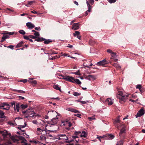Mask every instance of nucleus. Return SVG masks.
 <instances>
[{"label": "nucleus", "instance_id": "nucleus-1", "mask_svg": "<svg viewBox=\"0 0 145 145\" xmlns=\"http://www.w3.org/2000/svg\"><path fill=\"white\" fill-rule=\"evenodd\" d=\"M129 95H125L122 91H120L117 97L119 99L120 102L121 104L125 102L127 99Z\"/></svg>", "mask_w": 145, "mask_h": 145}, {"label": "nucleus", "instance_id": "nucleus-2", "mask_svg": "<svg viewBox=\"0 0 145 145\" xmlns=\"http://www.w3.org/2000/svg\"><path fill=\"white\" fill-rule=\"evenodd\" d=\"M48 114L49 115L53 116H56V114H57L56 118H52L51 121V123H51L52 124L55 125V124H56L58 121V118L57 116H59V115L57 114L58 113L56 111L52 110V112H48Z\"/></svg>", "mask_w": 145, "mask_h": 145}, {"label": "nucleus", "instance_id": "nucleus-3", "mask_svg": "<svg viewBox=\"0 0 145 145\" xmlns=\"http://www.w3.org/2000/svg\"><path fill=\"white\" fill-rule=\"evenodd\" d=\"M27 110H29V111H28V112L27 113V114H28L29 115H30L31 114H34V115L32 116L31 117L34 118L36 117V116H40L39 115L36 114L35 112L32 111V108L28 109H27Z\"/></svg>", "mask_w": 145, "mask_h": 145}, {"label": "nucleus", "instance_id": "nucleus-4", "mask_svg": "<svg viewBox=\"0 0 145 145\" xmlns=\"http://www.w3.org/2000/svg\"><path fill=\"white\" fill-rule=\"evenodd\" d=\"M59 76L62 77L63 79L65 80L74 83V81H73L74 78L72 76H64L62 75H59Z\"/></svg>", "mask_w": 145, "mask_h": 145}, {"label": "nucleus", "instance_id": "nucleus-5", "mask_svg": "<svg viewBox=\"0 0 145 145\" xmlns=\"http://www.w3.org/2000/svg\"><path fill=\"white\" fill-rule=\"evenodd\" d=\"M108 63V62L104 59L103 60L100 61L97 63L96 65L99 66H104L105 65L107 64Z\"/></svg>", "mask_w": 145, "mask_h": 145}, {"label": "nucleus", "instance_id": "nucleus-6", "mask_svg": "<svg viewBox=\"0 0 145 145\" xmlns=\"http://www.w3.org/2000/svg\"><path fill=\"white\" fill-rule=\"evenodd\" d=\"M125 126L123 127L120 130L119 135L120 138H124V135L125 133Z\"/></svg>", "mask_w": 145, "mask_h": 145}, {"label": "nucleus", "instance_id": "nucleus-7", "mask_svg": "<svg viewBox=\"0 0 145 145\" xmlns=\"http://www.w3.org/2000/svg\"><path fill=\"white\" fill-rule=\"evenodd\" d=\"M11 104L12 106L14 108V111L18 112L20 109V106L19 104H17L16 105L15 103L14 102L11 103Z\"/></svg>", "mask_w": 145, "mask_h": 145}, {"label": "nucleus", "instance_id": "nucleus-8", "mask_svg": "<svg viewBox=\"0 0 145 145\" xmlns=\"http://www.w3.org/2000/svg\"><path fill=\"white\" fill-rule=\"evenodd\" d=\"M145 113L144 110L142 108H141L135 115L136 118L140 117L144 114Z\"/></svg>", "mask_w": 145, "mask_h": 145}, {"label": "nucleus", "instance_id": "nucleus-9", "mask_svg": "<svg viewBox=\"0 0 145 145\" xmlns=\"http://www.w3.org/2000/svg\"><path fill=\"white\" fill-rule=\"evenodd\" d=\"M0 133L2 134V135L4 137H6L7 136H10L11 135L10 133H8V131L6 130L0 131Z\"/></svg>", "mask_w": 145, "mask_h": 145}, {"label": "nucleus", "instance_id": "nucleus-10", "mask_svg": "<svg viewBox=\"0 0 145 145\" xmlns=\"http://www.w3.org/2000/svg\"><path fill=\"white\" fill-rule=\"evenodd\" d=\"M73 35L74 37H76L78 39H81V36L80 35V33L79 31H75L74 33H73Z\"/></svg>", "mask_w": 145, "mask_h": 145}, {"label": "nucleus", "instance_id": "nucleus-11", "mask_svg": "<svg viewBox=\"0 0 145 145\" xmlns=\"http://www.w3.org/2000/svg\"><path fill=\"white\" fill-rule=\"evenodd\" d=\"M59 139L68 140V138L65 134H59Z\"/></svg>", "mask_w": 145, "mask_h": 145}, {"label": "nucleus", "instance_id": "nucleus-12", "mask_svg": "<svg viewBox=\"0 0 145 145\" xmlns=\"http://www.w3.org/2000/svg\"><path fill=\"white\" fill-rule=\"evenodd\" d=\"M105 102L108 105H111L113 103V99L108 98L106 100Z\"/></svg>", "mask_w": 145, "mask_h": 145}, {"label": "nucleus", "instance_id": "nucleus-13", "mask_svg": "<svg viewBox=\"0 0 145 145\" xmlns=\"http://www.w3.org/2000/svg\"><path fill=\"white\" fill-rule=\"evenodd\" d=\"M79 28V23H74L73 24L72 26V29L74 30L78 29Z\"/></svg>", "mask_w": 145, "mask_h": 145}, {"label": "nucleus", "instance_id": "nucleus-14", "mask_svg": "<svg viewBox=\"0 0 145 145\" xmlns=\"http://www.w3.org/2000/svg\"><path fill=\"white\" fill-rule=\"evenodd\" d=\"M86 3L88 8V10L86 12V15H87L88 14V12H89L91 11V7L90 5L89 4L88 1L86 2Z\"/></svg>", "mask_w": 145, "mask_h": 145}, {"label": "nucleus", "instance_id": "nucleus-15", "mask_svg": "<svg viewBox=\"0 0 145 145\" xmlns=\"http://www.w3.org/2000/svg\"><path fill=\"white\" fill-rule=\"evenodd\" d=\"M26 26L29 29H32L35 27L34 25L31 22H28L26 23Z\"/></svg>", "mask_w": 145, "mask_h": 145}, {"label": "nucleus", "instance_id": "nucleus-16", "mask_svg": "<svg viewBox=\"0 0 145 145\" xmlns=\"http://www.w3.org/2000/svg\"><path fill=\"white\" fill-rule=\"evenodd\" d=\"M115 125L117 127V128L119 129V128L120 127H123L124 126H125L123 124L120 123L116 124Z\"/></svg>", "mask_w": 145, "mask_h": 145}, {"label": "nucleus", "instance_id": "nucleus-17", "mask_svg": "<svg viewBox=\"0 0 145 145\" xmlns=\"http://www.w3.org/2000/svg\"><path fill=\"white\" fill-rule=\"evenodd\" d=\"M106 137H108V138H109L110 139H113L114 137V136L113 135L109 134H107L106 135Z\"/></svg>", "mask_w": 145, "mask_h": 145}, {"label": "nucleus", "instance_id": "nucleus-18", "mask_svg": "<svg viewBox=\"0 0 145 145\" xmlns=\"http://www.w3.org/2000/svg\"><path fill=\"white\" fill-rule=\"evenodd\" d=\"M44 43L46 44H48L52 42V40L50 39H45V40H44Z\"/></svg>", "mask_w": 145, "mask_h": 145}, {"label": "nucleus", "instance_id": "nucleus-19", "mask_svg": "<svg viewBox=\"0 0 145 145\" xmlns=\"http://www.w3.org/2000/svg\"><path fill=\"white\" fill-rule=\"evenodd\" d=\"M73 81H74V82H76L78 84H80L81 83V82L78 79H74V78Z\"/></svg>", "mask_w": 145, "mask_h": 145}, {"label": "nucleus", "instance_id": "nucleus-20", "mask_svg": "<svg viewBox=\"0 0 145 145\" xmlns=\"http://www.w3.org/2000/svg\"><path fill=\"white\" fill-rule=\"evenodd\" d=\"M24 42L23 41H21L20 42H19L18 44H17V45L16 46V48H19L21 47L22 44L24 43Z\"/></svg>", "mask_w": 145, "mask_h": 145}, {"label": "nucleus", "instance_id": "nucleus-21", "mask_svg": "<svg viewBox=\"0 0 145 145\" xmlns=\"http://www.w3.org/2000/svg\"><path fill=\"white\" fill-rule=\"evenodd\" d=\"M87 136V134L85 131H83L82 132L81 134L80 135L81 137H86Z\"/></svg>", "mask_w": 145, "mask_h": 145}, {"label": "nucleus", "instance_id": "nucleus-22", "mask_svg": "<svg viewBox=\"0 0 145 145\" xmlns=\"http://www.w3.org/2000/svg\"><path fill=\"white\" fill-rule=\"evenodd\" d=\"M120 122V116H118L114 122V124L115 125L117 123H119Z\"/></svg>", "mask_w": 145, "mask_h": 145}, {"label": "nucleus", "instance_id": "nucleus-23", "mask_svg": "<svg viewBox=\"0 0 145 145\" xmlns=\"http://www.w3.org/2000/svg\"><path fill=\"white\" fill-rule=\"evenodd\" d=\"M34 1H32L28 2L27 4L25 5L27 7H30V5H32V4L34 3Z\"/></svg>", "mask_w": 145, "mask_h": 145}, {"label": "nucleus", "instance_id": "nucleus-24", "mask_svg": "<svg viewBox=\"0 0 145 145\" xmlns=\"http://www.w3.org/2000/svg\"><path fill=\"white\" fill-rule=\"evenodd\" d=\"M0 117L2 118H5V116H4V113L3 112L0 110Z\"/></svg>", "mask_w": 145, "mask_h": 145}, {"label": "nucleus", "instance_id": "nucleus-25", "mask_svg": "<svg viewBox=\"0 0 145 145\" xmlns=\"http://www.w3.org/2000/svg\"><path fill=\"white\" fill-rule=\"evenodd\" d=\"M76 101L78 102H79L81 103L82 104H86L87 103L89 102V101H82L76 100Z\"/></svg>", "mask_w": 145, "mask_h": 145}, {"label": "nucleus", "instance_id": "nucleus-26", "mask_svg": "<svg viewBox=\"0 0 145 145\" xmlns=\"http://www.w3.org/2000/svg\"><path fill=\"white\" fill-rule=\"evenodd\" d=\"M53 87L56 90H58L61 91L60 88L57 85H54L53 86Z\"/></svg>", "mask_w": 145, "mask_h": 145}, {"label": "nucleus", "instance_id": "nucleus-27", "mask_svg": "<svg viewBox=\"0 0 145 145\" xmlns=\"http://www.w3.org/2000/svg\"><path fill=\"white\" fill-rule=\"evenodd\" d=\"M29 83L32 84H36L37 83V82L36 80L28 81Z\"/></svg>", "mask_w": 145, "mask_h": 145}, {"label": "nucleus", "instance_id": "nucleus-28", "mask_svg": "<svg viewBox=\"0 0 145 145\" xmlns=\"http://www.w3.org/2000/svg\"><path fill=\"white\" fill-rule=\"evenodd\" d=\"M88 1L89 4L90 5H92L94 2V0H87L86 1Z\"/></svg>", "mask_w": 145, "mask_h": 145}, {"label": "nucleus", "instance_id": "nucleus-29", "mask_svg": "<svg viewBox=\"0 0 145 145\" xmlns=\"http://www.w3.org/2000/svg\"><path fill=\"white\" fill-rule=\"evenodd\" d=\"M18 32L20 33L23 35H25V32L23 30H21Z\"/></svg>", "mask_w": 145, "mask_h": 145}, {"label": "nucleus", "instance_id": "nucleus-30", "mask_svg": "<svg viewBox=\"0 0 145 145\" xmlns=\"http://www.w3.org/2000/svg\"><path fill=\"white\" fill-rule=\"evenodd\" d=\"M27 106L26 105H23L22 104L21 105V107L22 109H24L27 107Z\"/></svg>", "mask_w": 145, "mask_h": 145}, {"label": "nucleus", "instance_id": "nucleus-31", "mask_svg": "<svg viewBox=\"0 0 145 145\" xmlns=\"http://www.w3.org/2000/svg\"><path fill=\"white\" fill-rule=\"evenodd\" d=\"M26 124L25 123V124L24 125H21L20 127H18V128L19 129L21 130L22 128H24L26 126Z\"/></svg>", "mask_w": 145, "mask_h": 145}, {"label": "nucleus", "instance_id": "nucleus-32", "mask_svg": "<svg viewBox=\"0 0 145 145\" xmlns=\"http://www.w3.org/2000/svg\"><path fill=\"white\" fill-rule=\"evenodd\" d=\"M80 95V93H79L76 92H74L73 95L76 96H79Z\"/></svg>", "mask_w": 145, "mask_h": 145}, {"label": "nucleus", "instance_id": "nucleus-33", "mask_svg": "<svg viewBox=\"0 0 145 145\" xmlns=\"http://www.w3.org/2000/svg\"><path fill=\"white\" fill-rule=\"evenodd\" d=\"M34 35L36 37H39L40 36V34L38 32L35 31V32L34 33Z\"/></svg>", "mask_w": 145, "mask_h": 145}, {"label": "nucleus", "instance_id": "nucleus-34", "mask_svg": "<svg viewBox=\"0 0 145 145\" xmlns=\"http://www.w3.org/2000/svg\"><path fill=\"white\" fill-rule=\"evenodd\" d=\"M88 119L90 121H91L92 120H94L95 119V116H93L92 117H89L88 118Z\"/></svg>", "mask_w": 145, "mask_h": 145}, {"label": "nucleus", "instance_id": "nucleus-35", "mask_svg": "<svg viewBox=\"0 0 145 145\" xmlns=\"http://www.w3.org/2000/svg\"><path fill=\"white\" fill-rule=\"evenodd\" d=\"M73 73L78 75H81V74L80 73V70H78L77 72H75Z\"/></svg>", "mask_w": 145, "mask_h": 145}, {"label": "nucleus", "instance_id": "nucleus-36", "mask_svg": "<svg viewBox=\"0 0 145 145\" xmlns=\"http://www.w3.org/2000/svg\"><path fill=\"white\" fill-rule=\"evenodd\" d=\"M15 91H18V93H25V91L22 90H15Z\"/></svg>", "mask_w": 145, "mask_h": 145}, {"label": "nucleus", "instance_id": "nucleus-37", "mask_svg": "<svg viewBox=\"0 0 145 145\" xmlns=\"http://www.w3.org/2000/svg\"><path fill=\"white\" fill-rule=\"evenodd\" d=\"M6 33L7 34H8L9 35H13L14 33V32H9L7 31H6Z\"/></svg>", "mask_w": 145, "mask_h": 145}, {"label": "nucleus", "instance_id": "nucleus-38", "mask_svg": "<svg viewBox=\"0 0 145 145\" xmlns=\"http://www.w3.org/2000/svg\"><path fill=\"white\" fill-rule=\"evenodd\" d=\"M123 143L122 141H120L118 142L117 145H123Z\"/></svg>", "mask_w": 145, "mask_h": 145}, {"label": "nucleus", "instance_id": "nucleus-39", "mask_svg": "<svg viewBox=\"0 0 145 145\" xmlns=\"http://www.w3.org/2000/svg\"><path fill=\"white\" fill-rule=\"evenodd\" d=\"M38 38H39V40H40V41H39L40 42L42 41H44L45 40V39H44L42 37L40 38L39 37H38Z\"/></svg>", "mask_w": 145, "mask_h": 145}, {"label": "nucleus", "instance_id": "nucleus-40", "mask_svg": "<svg viewBox=\"0 0 145 145\" xmlns=\"http://www.w3.org/2000/svg\"><path fill=\"white\" fill-rule=\"evenodd\" d=\"M3 105L4 106H7V107H8V108H9L10 107V105H9L7 103H3Z\"/></svg>", "mask_w": 145, "mask_h": 145}, {"label": "nucleus", "instance_id": "nucleus-41", "mask_svg": "<svg viewBox=\"0 0 145 145\" xmlns=\"http://www.w3.org/2000/svg\"><path fill=\"white\" fill-rule=\"evenodd\" d=\"M6 39V38L4 37V36H3V37H2V39L1 40L0 42H3Z\"/></svg>", "mask_w": 145, "mask_h": 145}, {"label": "nucleus", "instance_id": "nucleus-42", "mask_svg": "<svg viewBox=\"0 0 145 145\" xmlns=\"http://www.w3.org/2000/svg\"><path fill=\"white\" fill-rule=\"evenodd\" d=\"M30 38H31L33 39H35L36 38V37L32 35H29Z\"/></svg>", "mask_w": 145, "mask_h": 145}, {"label": "nucleus", "instance_id": "nucleus-43", "mask_svg": "<svg viewBox=\"0 0 145 145\" xmlns=\"http://www.w3.org/2000/svg\"><path fill=\"white\" fill-rule=\"evenodd\" d=\"M88 77H89V78H92L94 79H95V77L94 76L92 75H88Z\"/></svg>", "mask_w": 145, "mask_h": 145}, {"label": "nucleus", "instance_id": "nucleus-44", "mask_svg": "<svg viewBox=\"0 0 145 145\" xmlns=\"http://www.w3.org/2000/svg\"><path fill=\"white\" fill-rule=\"evenodd\" d=\"M24 38L25 39H26V40H29V39L30 38H29V35L28 36H24Z\"/></svg>", "mask_w": 145, "mask_h": 145}, {"label": "nucleus", "instance_id": "nucleus-45", "mask_svg": "<svg viewBox=\"0 0 145 145\" xmlns=\"http://www.w3.org/2000/svg\"><path fill=\"white\" fill-rule=\"evenodd\" d=\"M81 133V132L80 131H76L74 132V134L76 135H78L80 134Z\"/></svg>", "mask_w": 145, "mask_h": 145}, {"label": "nucleus", "instance_id": "nucleus-46", "mask_svg": "<svg viewBox=\"0 0 145 145\" xmlns=\"http://www.w3.org/2000/svg\"><path fill=\"white\" fill-rule=\"evenodd\" d=\"M116 0H109L108 2L110 3H114L116 1Z\"/></svg>", "mask_w": 145, "mask_h": 145}, {"label": "nucleus", "instance_id": "nucleus-47", "mask_svg": "<svg viewBox=\"0 0 145 145\" xmlns=\"http://www.w3.org/2000/svg\"><path fill=\"white\" fill-rule=\"evenodd\" d=\"M73 109L72 108H67V110L68 111H69L72 112Z\"/></svg>", "mask_w": 145, "mask_h": 145}, {"label": "nucleus", "instance_id": "nucleus-48", "mask_svg": "<svg viewBox=\"0 0 145 145\" xmlns=\"http://www.w3.org/2000/svg\"><path fill=\"white\" fill-rule=\"evenodd\" d=\"M141 88V86L140 85H137L136 86V88L137 89H140Z\"/></svg>", "mask_w": 145, "mask_h": 145}, {"label": "nucleus", "instance_id": "nucleus-49", "mask_svg": "<svg viewBox=\"0 0 145 145\" xmlns=\"http://www.w3.org/2000/svg\"><path fill=\"white\" fill-rule=\"evenodd\" d=\"M114 66H115L117 67V68L118 69H120L121 68V67L120 66L116 64H114Z\"/></svg>", "mask_w": 145, "mask_h": 145}, {"label": "nucleus", "instance_id": "nucleus-50", "mask_svg": "<svg viewBox=\"0 0 145 145\" xmlns=\"http://www.w3.org/2000/svg\"><path fill=\"white\" fill-rule=\"evenodd\" d=\"M66 123H67L68 124V125L69 127H71L72 125L70 122H66Z\"/></svg>", "mask_w": 145, "mask_h": 145}, {"label": "nucleus", "instance_id": "nucleus-51", "mask_svg": "<svg viewBox=\"0 0 145 145\" xmlns=\"http://www.w3.org/2000/svg\"><path fill=\"white\" fill-rule=\"evenodd\" d=\"M7 48L11 49H12L13 50L14 49V46L12 45H10L9 46H8L7 47Z\"/></svg>", "mask_w": 145, "mask_h": 145}, {"label": "nucleus", "instance_id": "nucleus-52", "mask_svg": "<svg viewBox=\"0 0 145 145\" xmlns=\"http://www.w3.org/2000/svg\"><path fill=\"white\" fill-rule=\"evenodd\" d=\"M72 112H73L75 113H79V111H78V110H75L74 109H73Z\"/></svg>", "mask_w": 145, "mask_h": 145}, {"label": "nucleus", "instance_id": "nucleus-53", "mask_svg": "<svg viewBox=\"0 0 145 145\" xmlns=\"http://www.w3.org/2000/svg\"><path fill=\"white\" fill-rule=\"evenodd\" d=\"M35 29L37 30L40 31L41 30L40 27H38L35 28Z\"/></svg>", "mask_w": 145, "mask_h": 145}, {"label": "nucleus", "instance_id": "nucleus-54", "mask_svg": "<svg viewBox=\"0 0 145 145\" xmlns=\"http://www.w3.org/2000/svg\"><path fill=\"white\" fill-rule=\"evenodd\" d=\"M32 122L33 123L37 124L38 123V122L37 120H33L32 121Z\"/></svg>", "mask_w": 145, "mask_h": 145}, {"label": "nucleus", "instance_id": "nucleus-55", "mask_svg": "<svg viewBox=\"0 0 145 145\" xmlns=\"http://www.w3.org/2000/svg\"><path fill=\"white\" fill-rule=\"evenodd\" d=\"M84 78H85L88 79V80H90V79L89 78V77H88V75L85 76Z\"/></svg>", "mask_w": 145, "mask_h": 145}, {"label": "nucleus", "instance_id": "nucleus-56", "mask_svg": "<svg viewBox=\"0 0 145 145\" xmlns=\"http://www.w3.org/2000/svg\"><path fill=\"white\" fill-rule=\"evenodd\" d=\"M28 111H29V110H27L26 111H23L22 113L23 114H27V113L28 112Z\"/></svg>", "mask_w": 145, "mask_h": 145}, {"label": "nucleus", "instance_id": "nucleus-57", "mask_svg": "<svg viewBox=\"0 0 145 145\" xmlns=\"http://www.w3.org/2000/svg\"><path fill=\"white\" fill-rule=\"evenodd\" d=\"M107 52L110 53H111L112 52V50L110 49L107 50Z\"/></svg>", "mask_w": 145, "mask_h": 145}, {"label": "nucleus", "instance_id": "nucleus-58", "mask_svg": "<svg viewBox=\"0 0 145 145\" xmlns=\"http://www.w3.org/2000/svg\"><path fill=\"white\" fill-rule=\"evenodd\" d=\"M105 137H106V135L103 136H99V137H97V138H105Z\"/></svg>", "mask_w": 145, "mask_h": 145}, {"label": "nucleus", "instance_id": "nucleus-59", "mask_svg": "<svg viewBox=\"0 0 145 145\" xmlns=\"http://www.w3.org/2000/svg\"><path fill=\"white\" fill-rule=\"evenodd\" d=\"M62 56H68L69 57H70V56L68 55V54H63Z\"/></svg>", "mask_w": 145, "mask_h": 145}, {"label": "nucleus", "instance_id": "nucleus-60", "mask_svg": "<svg viewBox=\"0 0 145 145\" xmlns=\"http://www.w3.org/2000/svg\"><path fill=\"white\" fill-rule=\"evenodd\" d=\"M41 139L42 140H45L46 138L44 136H42L41 137H40Z\"/></svg>", "mask_w": 145, "mask_h": 145}, {"label": "nucleus", "instance_id": "nucleus-61", "mask_svg": "<svg viewBox=\"0 0 145 145\" xmlns=\"http://www.w3.org/2000/svg\"><path fill=\"white\" fill-rule=\"evenodd\" d=\"M72 137L75 139H76V138H78V137L77 136H73Z\"/></svg>", "mask_w": 145, "mask_h": 145}, {"label": "nucleus", "instance_id": "nucleus-62", "mask_svg": "<svg viewBox=\"0 0 145 145\" xmlns=\"http://www.w3.org/2000/svg\"><path fill=\"white\" fill-rule=\"evenodd\" d=\"M31 12L35 14H36L37 13V12L36 11H31Z\"/></svg>", "mask_w": 145, "mask_h": 145}, {"label": "nucleus", "instance_id": "nucleus-63", "mask_svg": "<svg viewBox=\"0 0 145 145\" xmlns=\"http://www.w3.org/2000/svg\"><path fill=\"white\" fill-rule=\"evenodd\" d=\"M73 140H68L67 141H66V142L67 143H70L72 142V141H73Z\"/></svg>", "mask_w": 145, "mask_h": 145}, {"label": "nucleus", "instance_id": "nucleus-64", "mask_svg": "<svg viewBox=\"0 0 145 145\" xmlns=\"http://www.w3.org/2000/svg\"><path fill=\"white\" fill-rule=\"evenodd\" d=\"M27 81V80L26 79H24L23 80L22 82L24 83H26Z\"/></svg>", "mask_w": 145, "mask_h": 145}]
</instances>
